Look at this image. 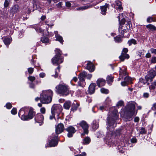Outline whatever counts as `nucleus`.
Returning a JSON list of instances; mask_svg holds the SVG:
<instances>
[{
  "mask_svg": "<svg viewBox=\"0 0 156 156\" xmlns=\"http://www.w3.org/2000/svg\"><path fill=\"white\" fill-rule=\"evenodd\" d=\"M52 115H50L49 117V119H50L51 120L53 118L55 117V114L54 113H51Z\"/></svg>",
  "mask_w": 156,
  "mask_h": 156,
  "instance_id": "de8ad7c7",
  "label": "nucleus"
},
{
  "mask_svg": "<svg viewBox=\"0 0 156 156\" xmlns=\"http://www.w3.org/2000/svg\"><path fill=\"white\" fill-rule=\"evenodd\" d=\"M129 57V55L128 54L122 53L121 55L119 56V58L121 61H123L125 59H128Z\"/></svg>",
  "mask_w": 156,
  "mask_h": 156,
  "instance_id": "a211bd4d",
  "label": "nucleus"
},
{
  "mask_svg": "<svg viewBox=\"0 0 156 156\" xmlns=\"http://www.w3.org/2000/svg\"><path fill=\"white\" fill-rule=\"evenodd\" d=\"M66 130L68 132L67 136L69 137H72L73 134L76 132V129L75 128L71 126L68 127L66 129Z\"/></svg>",
  "mask_w": 156,
  "mask_h": 156,
  "instance_id": "9b49d317",
  "label": "nucleus"
},
{
  "mask_svg": "<svg viewBox=\"0 0 156 156\" xmlns=\"http://www.w3.org/2000/svg\"><path fill=\"white\" fill-rule=\"evenodd\" d=\"M131 23L130 21L127 22V23L122 26L119 29V31H123L124 32H127L130 27V24Z\"/></svg>",
  "mask_w": 156,
  "mask_h": 156,
  "instance_id": "1a4fd4ad",
  "label": "nucleus"
},
{
  "mask_svg": "<svg viewBox=\"0 0 156 156\" xmlns=\"http://www.w3.org/2000/svg\"><path fill=\"white\" fill-rule=\"evenodd\" d=\"M78 86L80 87H84V86L83 84H82L80 82H78Z\"/></svg>",
  "mask_w": 156,
  "mask_h": 156,
  "instance_id": "338daca9",
  "label": "nucleus"
},
{
  "mask_svg": "<svg viewBox=\"0 0 156 156\" xmlns=\"http://www.w3.org/2000/svg\"><path fill=\"white\" fill-rule=\"evenodd\" d=\"M62 111V107L60 104L54 105L51 108V113H56L58 114Z\"/></svg>",
  "mask_w": 156,
  "mask_h": 156,
  "instance_id": "423d86ee",
  "label": "nucleus"
},
{
  "mask_svg": "<svg viewBox=\"0 0 156 156\" xmlns=\"http://www.w3.org/2000/svg\"><path fill=\"white\" fill-rule=\"evenodd\" d=\"M146 27L147 28L152 31H154L156 30V27L154 26L151 24L147 25Z\"/></svg>",
  "mask_w": 156,
  "mask_h": 156,
  "instance_id": "5701e85b",
  "label": "nucleus"
},
{
  "mask_svg": "<svg viewBox=\"0 0 156 156\" xmlns=\"http://www.w3.org/2000/svg\"><path fill=\"white\" fill-rule=\"evenodd\" d=\"M79 125L84 130V133H82L81 135L84 136L85 134H87L88 133V126L86 122L84 121H82L79 123Z\"/></svg>",
  "mask_w": 156,
  "mask_h": 156,
  "instance_id": "6e6552de",
  "label": "nucleus"
},
{
  "mask_svg": "<svg viewBox=\"0 0 156 156\" xmlns=\"http://www.w3.org/2000/svg\"><path fill=\"white\" fill-rule=\"evenodd\" d=\"M41 41L44 43H48L49 42V39L45 37H42L41 38Z\"/></svg>",
  "mask_w": 156,
  "mask_h": 156,
  "instance_id": "b1692460",
  "label": "nucleus"
},
{
  "mask_svg": "<svg viewBox=\"0 0 156 156\" xmlns=\"http://www.w3.org/2000/svg\"><path fill=\"white\" fill-rule=\"evenodd\" d=\"M116 3L117 5L118 6L117 8L119 9H121L122 8L121 2L119 1H116Z\"/></svg>",
  "mask_w": 156,
  "mask_h": 156,
  "instance_id": "2f4dec72",
  "label": "nucleus"
},
{
  "mask_svg": "<svg viewBox=\"0 0 156 156\" xmlns=\"http://www.w3.org/2000/svg\"><path fill=\"white\" fill-rule=\"evenodd\" d=\"M97 83L98 86L99 87H100L104 86L105 84V81L103 79L100 78L97 80Z\"/></svg>",
  "mask_w": 156,
  "mask_h": 156,
  "instance_id": "dca6fc26",
  "label": "nucleus"
},
{
  "mask_svg": "<svg viewBox=\"0 0 156 156\" xmlns=\"http://www.w3.org/2000/svg\"><path fill=\"white\" fill-rule=\"evenodd\" d=\"M6 108L8 109H10L12 107L11 104L10 103H7L6 105Z\"/></svg>",
  "mask_w": 156,
  "mask_h": 156,
  "instance_id": "ea45409f",
  "label": "nucleus"
},
{
  "mask_svg": "<svg viewBox=\"0 0 156 156\" xmlns=\"http://www.w3.org/2000/svg\"><path fill=\"white\" fill-rule=\"evenodd\" d=\"M53 92L50 90H43L40 94V98L37 97L35 100L37 101L40 100L43 104H48L51 102Z\"/></svg>",
  "mask_w": 156,
  "mask_h": 156,
  "instance_id": "f257e3e1",
  "label": "nucleus"
},
{
  "mask_svg": "<svg viewBox=\"0 0 156 156\" xmlns=\"http://www.w3.org/2000/svg\"><path fill=\"white\" fill-rule=\"evenodd\" d=\"M28 79L31 81H33L35 79V78L34 76H30L28 77Z\"/></svg>",
  "mask_w": 156,
  "mask_h": 156,
  "instance_id": "58836bf2",
  "label": "nucleus"
},
{
  "mask_svg": "<svg viewBox=\"0 0 156 156\" xmlns=\"http://www.w3.org/2000/svg\"><path fill=\"white\" fill-rule=\"evenodd\" d=\"M3 41L5 45H8L10 44L11 41L10 38H5L4 40Z\"/></svg>",
  "mask_w": 156,
  "mask_h": 156,
  "instance_id": "bb28decb",
  "label": "nucleus"
},
{
  "mask_svg": "<svg viewBox=\"0 0 156 156\" xmlns=\"http://www.w3.org/2000/svg\"><path fill=\"white\" fill-rule=\"evenodd\" d=\"M135 105L134 103H129L125 108V113L130 116H132L135 114Z\"/></svg>",
  "mask_w": 156,
  "mask_h": 156,
  "instance_id": "7ed1b4c3",
  "label": "nucleus"
},
{
  "mask_svg": "<svg viewBox=\"0 0 156 156\" xmlns=\"http://www.w3.org/2000/svg\"><path fill=\"white\" fill-rule=\"evenodd\" d=\"M151 55L149 53H147L146 55V57L147 58H149L151 57Z\"/></svg>",
  "mask_w": 156,
  "mask_h": 156,
  "instance_id": "13d9d810",
  "label": "nucleus"
},
{
  "mask_svg": "<svg viewBox=\"0 0 156 156\" xmlns=\"http://www.w3.org/2000/svg\"><path fill=\"white\" fill-rule=\"evenodd\" d=\"M123 102L122 101H119L117 104V106H121L123 105Z\"/></svg>",
  "mask_w": 156,
  "mask_h": 156,
  "instance_id": "e433bc0d",
  "label": "nucleus"
},
{
  "mask_svg": "<svg viewBox=\"0 0 156 156\" xmlns=\"http://www.w3.org/2000/svg\"><path fill=\"white\" fill-rule=\"evenodd\" d=\"M156 87V82H154L151 85L149 86L150 90H154Z\"/></svg>",
  "mask_w": 156,
  "mask_h": 156,
  "instance_id": "c756f323",
  "label": "nucleus"
},
{
  "mask_svg": "<svg viewBox=\"0 0 156 156\" xmlns=\"http://www.w3.org/2000/svg\"><path fill=\"white\" fill-rule=\"evenodd\" d=\"M136 139L135 138H132L131 139V141L132 143H136Z\"/></svg>",
  "mask_w": 156,
  "mask_h": 156,
  "instance_id": "4d7b16f0",
  "label": "nucleus"
},
{
  "mask_svg": "<svg viewBox=\"0 0 156 156\" xmlns=\"http://www.w3.org/2000/svg\"><path fill=\"white\" fill-rule=\"evenodd\" d=\"M52 63L54 65H58L63 62V59L58 55V57L57 54L51 59Z\"/></svg>",
  "mask_w": 156,
  "mask_h": 156,
  "instance_id": "0eeeda50",
  "label": "nucleus"
},
{
  "mask_svg": "<svg viewBox=\"0 0 156 156\" xmlns=\"http://www.w3.org/2000/svg\"><path fill=\"white\" fill-rule=\"evenodd\" d=\"M99 126L98 123L96 122H93V125H92V128L93 129H97Z\"/></svg>",
  "mask_w": 156,
  "mask_h": 156,
  "instance_id": "c85d7f7f",
  "label": "nucleus"
},
{
  "mask_svg": "<svg viewBox=\"0 0 156 156\" xmlns=\"http://www.w3.org/2000/svg\"><path fill=\"white\" fill-rule=\"evenodd\" d=\"M28 71L29 73L31 74L34 71V69L32 68H30L28 69Z\"/></svg>",
  "mask_w": 156,
  "mask_h": 156,
  "instance_id": "37998d69",
  "label": "nucleus"
},
{
  "mask_svg": "<svg viewBox=\"0 0 156 156\" xmlns=\"http://www.w3.org/2000/svg\"><path fill=\"white\" fill-rule=\"evenodd\" d=\"M151 62L153 63H155L156 62V57H153L151 60Z\"/></svg>",
  "mask_w": 156,
  "mask_h": 156,
  "instance_id": "c03bdc74",
  "label": "nucleus"
},
{
  "mask_svg": "<svg viewBox=\"0 0 156 156\" xmlns=\"http://www.w3.org/2000/svg\"><path fill=\"white\" fill-rule=\"evenodd\" d=\"M128 43L129 46L131 45L132 44H136V41L135 39H131L129 40L128 41Z\"/></svg>",
  "mask_w": 156,
  "mask_h": 156,
  "instance_id": "cd10ccee",
  "label": "nucleus"
},
{
  "mask_svg": "<svg viewBox=\"0 0 156 156\" xmlns=\"http://www.w3.org/2000/svg\"><path fill=\"white\" fill-rule=\"evenodd\" d=\"M87 76V73L85 72H83L80 73L79 75L78 78L81 82L84 81V78Z\"/></svg>",
  "mask_w": 156,
  "mask_h": 156,
  "instance_id": "6ab92c4d",
  "label": "nucleus"
},
{
  "mask_svg": "<svg viewBox=\"0 0 156 156\" xmlns=\"http://www.w3.org/2000/svg\"><path fill=\"white\" fill-rule=\"evenodd\" d=\"M141 130L140 132V133L141 134H143L144 133H146V131L145 130V129L144 128H141Z\"/></svg>",
  "mask_w": 156,
  "mask_h": 156,
  "instance_id": "79ce46f5",
  "label": "nucleus"
},
{
  "mask_svg": "<svg viewBox=\"0 0 156 156\" xmlns=\"http://www.w3.org/2000/svg\"><path fill=\"white\" fill-rule=\"evenodd\" d=\"M121 84L122 86H124L126 85L127 82L126 81H125L122 82L121 83Z\"/></svg>",
  "mask_w": 156,
  "mask_h": 156,
  "instance_id": "3c124183",
  "label": "nucleus"
},
{
  "mask_svg": "<svg viewBox=\"0 0 156 156\" xmlns=\"http://www.w3.org/2000/svg\"><path fill=\"white\" fill-rule=\"evenodd\" d=\"M45 76V74L44 73H41L40 74V76L41 78H43Z\"/></svg>",
  "mask_w": 156,
  "mask_h": 156,
  "instance_id": "6e6d98bb",
  "label": "nucleus"
},
{
  "mask_svg": "<svg viewBox=\"0 0 156 156\" xmlns=\"http://www.w3.org/2000/svg\"><path fill=\"white\" fill-rule=\"evenodd\" d=\"M20 7L18 5L13 6L10 10V12L13 14L16 13L19 11Z\"/></svg>",
  "mask_w": 156,
  "mask_h": 156,
  "instance_id": "2eb2a0df",
  "label": "nucleus"
},
{
  "mask_svg": "<svg viewBox=\"0 0 156 156\" xmlns=\"http://www.w3.org/2000/svg\"><path fill=\"white\" fill-rule=\"evenodd\" d=\"M150 51L152 53L156 54V49L151 48L150 49Z\"/></svg>",
  "mask_w": 156,
  "mask_h": 156,
  "instance_id": "a18cd8bd",
  "label": "nucleus"
},
{
  "mask_svg": "<svg viewBox=\"0 0 156 156\" xmlns=\"http://www.w3.org/2000/svg\"><path fill=\"white\" fill-rule=\"evenodd\" d=\"M56 52V54H57V55L58 56V55L60 57L61 55L62 54V52L59 49H56L55 50Z\"/></svg>",
  "mask_w": 156,
  "mask_h": 156,
  "instance_id": "72a5a7b5",
  "label": "nucleus"
},
{
  "mask_svg": "<svg viewBox=\"0 0 156 156\" xmlns=\"http://www.w3.org/2000/svg\"><path fill=\"white\" fill-rule=\"evenodd\" d=\"M40 112L42 114H44L46 112V109L45 108L42 107L40 109Z\"/></svg>",
  "mask_w": 156,
  "mask_h": 156,
  "instance_id": "4c0bfd02",
  "label": "nucleus"
},
{
  "mask_svg": "<svg viewBox=\"0 0 156 156\" xmlns=\"http://www.w3.org/2000/svg\"><path fill=\"white\" fill-rule=\"evenodd\" d=\"M46 17L45 16H42L41 17V19L43 20L45 19Z\"/></svg>",
  "mask_w": 156,
  "mask_h": 156,
  "instance_id": "774afa93",
  "label": "nucleus"
},
{
  "mask_svg": "<svg viewBox=\"0 0 156 156\" xmlns=\"http://www.w3.org/2000/svg\"><path fill=\"white\" fill-rule=\"evenodd\" d=\"M86 68L91 72H93L94 70V66L90 62H88Z\"/></svg>",
  "mask_w": 156,
  "mask_h": 156,
  "instance_id": "4468645a",
  "label": "nucleus"
},
{
  "mask_svg": "<svg viewBox=\"0 0 156 156\" xmlns=\"http://www.w3.org/2000/svg\"><path fill=\"white\" fill-rule=\"evenodd\" d=\"M8 6V3L7 1L5 0L4 3V6L5 7H7Z\"/></svg>",
  "mask_w": 156,
  "mask_h": 156,
  "instance_id": "e2e57ef3",
  "label": "nucleus"
},
{
  "mask_svg": "<svg viewBox=\"0 0 156 156\" xmlns=\"http://www.w3.org/2000/svg\"><path fill=\"white\" fill-rule=\"evenodd\" d=\"M55 88L56 92L62 95L66 96L69 93L68 87L65 84H59Z\"/></svg>",
  "mask_w": 156,
  "mask_h": 156,
  "instance_id": "f03ea898",
  "label": "nucleus"
},
{
  "mask_svg": "<svg viewBox=\"0 0 156 156\" xmlns=\"http://www.w3.org/2000/svg\"><path fill=\"white\" fill-rule=\"evenodd\" d=\"M62 3V2H59V3H58V4L56 5L58 7H61Z\"/></svg>",
  "mask_w": 156,
  "mask_h": 156,
  "instance_id": "680f3d73",
  "label": "nucleus"
},
{
  "mask_svg": "<svg viewBox=\"0 0 156 156\" xmlns=\"http://www.w3.org/2000/svg\"><path fill=\"white\" fill-rule=\"evenodd\" d=\"M152 109L153 110H155L156 109V103L153 104V107H152Z\"/></svg>",
  "mask_w": 156,
  "mask_h": 156,
  "instance_id": "bf43d9fd",
  "label": "nucleus"
},
{
  "mask_svg": "<svg viewBox=\"0 0 156 156\" xmlns=\"http://www.w3.org/2000/svg\"><path fill=\"white\" fill-rule=\"evenodd\" d=\"M113 77L112 76H108L107 78V81L108 83L109 84L113 81Z\"/></svg>",
  "mask_w": 156,
  "mask_h": 156,
  "instance_id": "393cba45",
  "label": "nucleus"
},
{
  "mask_svg": "<svg viewBox=\"0 0 156 156\" xmlns=\"http://www.w3.org/2000/svg\"><path fill=\"white\" fill-rule=\"evenodd\" d=\"M128 50L127 48H125L123 49L122 53H126L128 52Z\"/></svg>",
  "mask_w": 156,
  "mask_h": 156,
  "instance_id": "49530a36",
  "label": "nucleus"
},
{
  "mask_svg": "<svg viewBox=\"0 0 156 156\" xmlns=\"http://www.w3.org/2000/svg\"><path fill=\"white\" fill-rule=\"evenodd\" d=\"M90 141V139L89 137H87L83 140V143L84 144H88Z\"/></svg>",
  "mask_w": 156,
  "mask_h": 156,
  "instance_id": "4be33fe9",
  "label": "nucleus"
},
{
  "mask_svg": "<svg viewBox=\"0 0 156 156\" xmlns=\"http://www.w3.org/2000/svg\"><path fill=\"white\" fill-rule=\"evenodd\" d=\"M144 96L145 97V98H147V97H148V96H149V94L148 93H144Z\"/></svg>",
  "mask_w": 156,
  "mask_h": 156,
  "instance_id": "052dcab7",
  "label": "nucleus"
},
{
  "mask_svg": "<svg viewBox=\"0 0 156 156\" xmlns=\"http://www.w3.org/2000/svg\"><path fill=\"white\" fill-rule=\"evenodd\" d=\"M96 86L95 83H92L90 84L88 89V92L90 94H92L94 92Z\"/></svg>",
  "mask_w": 156,
  "mask_h": 156,
  "instance_id": "f3484780",
  "label": "nucleus"
},
{
  "mask_svg": "<svg viewBox=\"0 0 156 156\" xmlns=\"http://www.w3.org/2000/svg\"><path fill=\"white\" fill-rule=\"evenodd\" d=\"M89 8V7L88 6H83L78 8L77 9V10H84L87 9Z\"/></svg>",
  "mask_w": 156,
  "mask_h": 156,
  "instance_id": "f704fd0d",
  "label": "nucleus"
},
{
  "mask_svg": "<svg viewBox=\"0 0 156 156\" xmlns=\"http://www.w3.org/2000/svg\"><path fill=\"white\" fill-rule=\"evenodd\" d=\"M92 77V75L91 74H88L87 76V77L88 79H90Z\"/></svg>",
  "mask_w": 156,
  "mask_h": 156,
  "instance_id": "69168bd1",
  "label": "nucleus"
},
{
  "mask_svg": "<svg viewBox=\"0 0 156 156\" xmlns=\"http://www.w3.org/2000/svg\"><path fill=\"white\" fill-rule=\"evenodd\" d=\"M115 42H120L121 41V38L119 37H116L115 38Z\"/></svg>",
  "mask_w": 156,
  "mask_h": 156,
  "instance_id": "a19ab883",
  "label": "nucleus"
},
{
  "mask_svg": "<svg viewBox=\"0 0 156 156\" xmlns=\"http://www.w3.org/2000/svg\"><path fill=\"white\" fill-rule=\"evenodd\" d=\"M71 105V102L69 101H66L64 105V107L65 108L68 109L69 108Z\"/></svg>",
  "mask_w": 156,
  "mask_h": 156,
  "instance_id": "412c9836",
  "label": "nucleus"
},
{
  "mask_svg": "<svg viewBox=\"0 0 156 156\" xmlns=\"http://www.w3.org/2000/svg\"><path fill=\"white\" fill-rule=\"evenodd\" d=\"M139 120V118L138 117H136L134 119V121L135 122H138Z\"/></svg>",
  "mask_w": 156,
  "mask_h": 156,
  "instance_id": "864d4df0",
  "label": "nucleus"
},
{
  "mask_svg": "<svg viewBox=\"0 0 156 156\" xmlns=\"http://www.w3.org/2000/svg\"><path fill=\"white\" fill-rule=\"evenodd\" d=\"M152 19L151 17H148L147 19V22L150 23L152 21Z\"/></svg>",
  "mask_w": 156,
  "mask_h": 156,
  "instance_id": "09e8293b",
  "label": "nucleus"
},
{
  "mask_svg": "<svg viewBox=\"0 0 156 156\" xmlns=\"http://www.w3.org/2000/svg\"><path fill=\"white\" fill-rule=\"evenodd\" d=\"M108 5H105L104 6H103L101 7V13L103 15H105L106 13V11L107 10V8L108 7Z\"/></svg>",
  "mask_w": 156,
  "mask_h": 156,
  "instance_id": "aec40b11",
  "label": "nucleus"
},
{
  "mask_svg": "<svg viewBox=\"0 0 156 156\" xmlns=\"http://www.w3.org/2000/svg\"><path fill=\"white\" fill-rule=\"evenodd\" d=\"M86 153L85 152H84L82 153V154H78L75 155V156H86Z\"/></svg>",
  "mask_w": 156,
  "mask_h": 156,
  "instance_id": "603ef678",
  "label": "nucleus"
},
{
  "mask_svg": "<svg viewBox=\"0 0 156 156\" xmlns=\"http://www.w3.org/2000/svg\"><path fill=\"white\" fill-rule=\"evenodd\" d=\"M44 116L41 114H38L36 115L35 118V121L38 123H42L44 120Z\"/></svg>",
  "mask_w": 156,
  "mask_h": 156,
  "instance_id": "f8f14e48",
  "label": "nucleus"
},
{
  "mask_svg": "<svg viewBox=\"0 0 156 156\" xmlns=\"http://www.w3.org/2000/svg\"><path fill=\"white\" fill-rule=\"evenodd\" d=\"M156 75V72L153 70H150L147 75L145 77V80H143L142 79H140V81L141 82H142L143 83H146L149 80H150L151 81H152Z\"/></svg>",
  "mask_w": 156,
  "mask_h": 156,
  "instance_id": "20e7f679",
  "label": "nucleus"
},
{
  "mask_svg": "<svg viewBox=\"0 0 156 156\" xmlns=\"http://www.w3.org/2000/svg\"><path fill=\"white\" fill-rule=\"evenodd\" d=\"M66 6L67 7H69L71 5V4L70 2H66Z\"/></svg>",
  "mask_w": 156,
  "mask_h": 156,
  "instance_id": "8fccbe9b",
  "label": "nucleus"
},
{
  "mask_svg": "<svg viewBox=\"0 0 156 156\" xmlns=\"http://www.w3.org/2000/svg\"><path fill=\"white\" fill-rule=\"evenodd\" d=\"M36 112L34 111V109L30 108L28 115H23L22 116L21 119L23 120H28L31 119L34 116Z\"/></svg>",
  "mask_w": 156,
  "mask_h": 156,
  "instance_id": "39448f33",
  "label": "nucleus"
},
{
  "mask_svg": "<svg viewBox=\"0 0 156 156\" xmlns=\"http://www.w3.org/2000/svg\"><path fill=\"white\" fill-rule=\"evenodd\" d=\"M125 81L126 82H127L129 83H131L132 81V79L131 78L128 76H127L124 79Z\"/></svg>",
  "mask_w": 156,
  "mask_h": 156,
  "instance_id": "7c9ffc66",
  "label": "nucleus"
},
{
  "mask_svg": "<svg viewBox=\"0 0 156 156\" xmlns=\"http://www.w3.org/2000/svg\"><path fill=\"white\" fill-rule=\"evenodd\" d=\"M101 92L103 93L107 94L108 93V89H105L104 88H102L101 89Z\"/></svg>",
  "mask_w": 156,
  "mask_h": 156,
  "instance_id": "473e14b6",
  "label": "nucleus"
},
{
  "mask_svg": "<svg viewBox=\"0 0 156 156\" xmlns=\"http://www.w3.org/2000/svg\"><path fill=\"white\" fill-rule=\"evenodd\" d=\"M105 107L104 106H101L100 107L99 109L101 110H103L105 109Z\"/></svg>",
  "mask_w": 156,
  "mask_h": 156,
  "instance_id": "0e129e2a",
  "label": "nucleus"
},
{
  "mask_svg": "<svg viewBox=\"0 0 156 156\" xmlns=\"http://www.w3.org/2000/svg\"><path fill=\"white\" fill-rule=\"evenodd\" d=\"M108 126H109V127H110L109 129H109V130H110V129H111V128L113 129V126H112V123H109V122H108Z\"/></svg>",
  "mask_w": 156,
  "mask_h": 156,
  "instance_id": "5fc2aeb1",
  "label": "nucleus"
},
{
  "mask_svg": "<svg viewBox=\"0 0 156 156\" xmlns=\"http://www.w3.org/2000/svg\"><path fill=\"white\" fill-rule=\"evenodd\" d=\"M57 136H55L54 138V139H52L49 143V145L51 147H54L58 143Z\"/></svg>",
  "mask_w": 156,
  "mask_h": 156,
  "instance_id": "ddd939ff",
  "label": "nucleus"
},
{
  "mask_svg": "<svg viewBox=\"0 0 156 156\" xmlns=\"http://www.w3.org/2000/svg\"><path fill=\"white\" fill-rule=\"evenodd\" d=\"M64 129L63 124L61 123H59L55 127V133L57 134H59L62 133Z\"/></svg>",
  "mask_w": 156,
  "mask_h": 156,
  "instance_id": "9d476101",
  "label": "nucleus"
},
{
  "mask_svg": "<svg viewBox=\"0 0 156 156\" xmlns=\"http://www.w3.org/2000/svg\"><path fill=\"white\" fill-rule=\"evenodd\" d=\"M56 38V40L60 42L62 44H63V40L62 37V36L59 35H57L55 37Z\"/></svg>",
  "mask_w": 156,
  "mask_h": 156,
  "instance_id": "a878e982",
  "label": "nucleus"
},
{
  "mask_svg": "<svg viewBox=\"0 0 156 156\" xmlns=\"http://www.w3.org/2000/svg\"><path fill=\"white\" fill-rule=\"evenodd\" d=\"M11 113L13 115H15L17 113L16 109V108H13L11 111Z\"/></svg>",
  "mask_w": 156,
  "mask_h": 156,
  "instance_id": "c9c22d12",
  "label": "nucleus"
}]
</instances>
